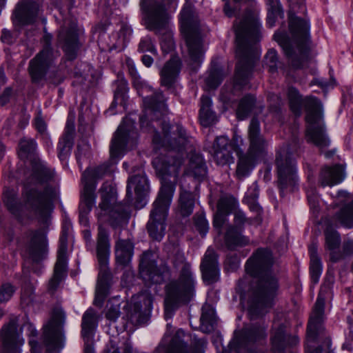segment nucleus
Segmentation results:
<instances>
[{
	"label": "nucleus",
	"mask_w": 353,
	"mask_h": 353,
	"mask_svg": "<svg viewBox=\"0 0 353 353\" xmlns=\"http://www.w3.org/2000/svg\"><path fill=\"white\" fill-rule=\"evenodd\" d=\"M144 113L140 117L141 127L154 133L152 141L158 146L176 151L173 155L169 152L159 155L152 161V165L157 176L161 179V187L159 195L150 211V220L147 224L148 232L151 238L161 241L165 230V220L176 188V183L183 157L181 152L185 150L190 142V137L180 123L170 124L165 121H161L162 136L151 123L159 120L167 112L165 98L159 91L153 92L151 95L143 97Z\"/></svg>",
	"instance_id": "nucleus-1"
},
{
	"label": "nucleus",
	"mask_w": 353,
	"mask_h": 353,
	"mask_svg": "<svg viewBox=\"0 0 353 353\" xmlns=\"http://www.w3.org/2000/svg\"><path fill=\"white\" fill-rule=\"evenodd\" d=\"M37 144L34 139L22 138L19 143V157L25 160L30 159L31 171L26 174L21 193L23 202L18 200L17 192L6 188L3 192V203L10 213L20 223H25L37 217L43 225H48L53 201L57 197L55 187L46 186L43 192L36 185L53 181L54 171L35 154Z\"/></svg>",
	"instance_id": "nucleus-2"
},
{
	"label": "nucleus",
	"mask_w": 353,
	"mask_h": 353,
	"mask_svg": "<svg viewBox=\"0 0 353 353\" xmlns=\"http://www.w3.org/2000/svg\"><path fill=\"white\" fill-rule=\"evenodd\" d=\"M274 264L272 252L265 248L256 249L245 263V272L252 281L241 299L246 303L251 320L263 316L274 305L280 286Z\"/></svg>",
	"instance_id": "nucleus-3"
},
{
	"label": "nucleus",
	"mask_w": 353,
	"mask_h": 353,
	"mask_svg": "<svg viewBox=\"0 0 353 353\" xmlns=\"http://www.w3.org/2000/svg\"><path fill=\"white\" fill-rule=\"evenodd\" d=\"M288 30H278L273 39L282 48L290 65L294 69L305 67L313 58L310 26L307 21L296 16L305 13L303 0H288Z\"/></svg>",
	"instance_id": "nucleus-4"
},
{
	"label": "nucleus",
	"mask_w": 353,
	"mask_h": 353,
	"mask_svg": "<svg viewBox=\"0 0 353 353\" xmlns=\"http://www.w3.org/2000/svg\"><path fill=\"white\" fill-rule=\"evenodd\" d=\"M236 34V65L234 84L244 86L252 77L253 68L259 55L256 46L260 38L261 23L250 10L234 23Z\"/></svg>",
	"instance_id": "nucleus-5"
},
{
	"label": "nucleus",
	"mask_w": 353,
	"mask_h": 353,
	"mask_svg": "<svg viewBox=\"0 0 353 353\" xmlns=\"http://www.w3.org/2000/svg\"><path fill=\"white\" fill-rule=\"evenodd\" d=\"M132 189H134L136 195V208H142L146 204V198L150 190L148 179L143 171L128 179L126 190L127 201L124 204L117 203L115 188L112 182L105 181L99 190L101 201L99 205V211L97 213L99 219L109 221L114 227L123 221L127 212V205L132 201Z\"/></svg>",
	"instance_id": "nucleus-6"
},
{
	"label": "nucleus",
	"mask_w": 353,
	"mask_h": 353,
	"mask_svg": "<svg viewBox=\"0 0 353 353\" xmlns=\"http://www.w3.org/2000/svg\"><path fill=\"white\" fill-rule=\"evenodd\" d=\"M176 268L179 269L177 279L170 281L165 285V318H171L174 307L179 303H186L194 295L195 281L191 265L183 256H179L174 262Z\"/></svg>",
	"instance_id": "nucleus-7"
},
{
	"label": "nucleus",
	"mask_w": 353,
	"mask_h": 353,
	"mask_svg": "<svg viewBox=\"0 0 353 353\" xmlns=\"http://www.w3.org/2000/svg\"><path fill=\"white\" fill-rule=\"evenodd\" d=\"M139 6L145 28L160 37L163 52L169 53L174 48L175 45L165 5L156 0H141Z\"/></svg>",
	"instance_id": "nucleus-8"
},
{
	"label": "nucleus",
	"mask_w": 353,
	"mask_h": 353,
	"mask_svg": "<svg viewBox=\"0 0 353 353\" xmlns=\"http://www.w3.org/2000/svg\"><path fill=\"white\" fill-rule=\"evenodd\" d=\"M181 32L185 41L190 65L195 70L201 65L204 57L203 39L200 23L194 6L188 2L180 14Z\"/></svg>",
	"instance_id": "nucleus-9"
},
{
	"label": "nucleus",
	"mask_w": 353,
	"mask_h": 353,
	"mask_svg": "<svg viewBox=\"0 0 353 353\" xmlns=\"http://www.w3.org/2000/svg\"><path fill=\"white\" fill-rule=\"evenodd\" d=\"M250 142L247 152L236 148L238 161L236 175L239 179H243L250 175L259 159L266 152L267 142L261 134L260 123L258 119L253 117L248 128Z\"/></svg>",
	"instance_id": "nucleus-10"
},
{
	"label": "nucleus",
	"mask_w": 353,
	"mask_h": 353,
	"mask_svg": "<svg viewBox=\"0 0 353 353\" xmlns=\"http://www.w3.org/2000/svg\"><path fill=\"white\" fill-rule=\"evenodd\" d=\"M99 264V275L95 291L94 304L101 307L110 293L112 274L108 267L110 254V241L108 231L99 225L96 248Z\"/></svg>",
	"instance_id": "nucleus-11"
},
{
	"label": "nucleus",
	"mask_w": 353,
	"mask_h": 353,
	"mask_svg": "<svg viewBox=\"0 0 353 353\" xmlns=\"http://www.w3.org/2000/svg\"><path fill=\"white\" fill-rule=\"evenodd\" d=\"M303 107L307 112L305 119L309 123L306 130L307 141L321 148L327 147L330 140L325 133L324 124L321 123L323 114L320 101L316 97H305Z\"/></svg>",
	"instance_id": "nucleus-12"
},
{
	"label": "nucleus",
	"mask_w": 353,
	"mask_h": 353,
	"mask_svg": "<svg viewBox=\"0 0 353 353\" xmlns=\"http://www.w3.org/2000/svg\"><path fill=\"white\" fill-rule=\"evenodd\" d=\"M48 230L44 228L28 230L22 237L21 254L34 263L43 260L48 254Z\"/></svg>",
	"instance_id": "nucleus-13"
},
{
	"label": "nucleus",
	"mask_w": 353,
	"mask_h": 353,
	"mask_svg": "<svg viewBox=\"0 0 353 353\" xmlns=\"http://www.w3.org/2000/svg\"><path fill=\"white\" fill-rule=\"evenodd\" d=\"M51 39L50 34L43 37V49L29 61L28 70L34 84L43 85L46 80L47 72L54 59Z\"/></svg>",
	"instance_id": "nucleus-14"
},
{
	"label": "nucleus",
	"mask_w": 353,
	"mask_h": 353,
	"mask_svg": "<svg viewBox=\"0 0 353 353\" xmlns=\"http://www.w3.org/2000/svg\"><path fill=\"white\" fill-rule=\"evenodd\" d=\"M275 163L278 177V186L281 192L294 186L296 180V162L288 145L281 147L276 154Z\"/></svg>",
	"instance_id": "nucleus-15"
},
{
	"label": "nucleus",
	"mask_w": 353,
	"mask_h": 353,
	"mask_svg": "<svg viewBox=\"0 0 353 353\" xmlns=\"http://www.w3.org/2000/svg\"><path fill=\"white\" fill-rule=\"evenodd\" d=\"M324 307L325 299L319 294L314 306L307 327V343L305 345L306 353H322L321 344L316 348H312L310 343L321 342L320 336H323L324 331Z\"/></svg>",
	"instance_id": "nucleus-16"
},
{
	"label": "nucleus",
	"mask_w": 353,
	"mask_h": 353,
	"mask_svg": "<svg viewBox=\"0 0 353 353\" xmlns=\"http://www.w3.org/2000/svg\"><path fill=\"white\" fill-rule=\"evenodd\" d=\"M140 275L145 285L161 284L170 276V269L166 265L157 266L151 251L144 252L140 259Z\"/></svg>",
	"instance_id": "nucleus-17"
},
{
	"label": "nucleus",
	"mask_w": 353,
	"mask_h": 353,
	"mask_svg": "<svg viewBox=\"0 0 353 353\" xmlns=\"http://www.w3.org/2000/svg\"><path fill=\"white\" fill-rule=\"evenodd\" d=\"M184 336L181 330H178L170 340L168 335H165L158 347L159 350L164 353H204L207 344L204 339L194 336L192 341L193 348L190 352L187 343L183 340Z\"/></svg>",
	"instance_id": "nucleus-18"
},
{
	"label": "nucleus",
	"mask_w": 353,
	"mask_h": 353,
	"mask_svg": "<svg viewBox=\"0 0 353 353\" xmlns=\"http://www.w3.org/2000/svg\"><path fill=\"white\" fill-rule=\"evenodd\" d=\"M23 343L18 331V319L12 318L0 330V347L4 353H21Z\"/></svg>",
	"instance_id": "nucleus-19"
},
{
	"label": "nucleus",
	"mask_w": 353,
	"mask_h": 353,
	"mask_svg": "<svg viewBox=\"0 0 353 353\" xmlns=\"http://www.w3.org/2000/svg\"><path fill=\"white\" fill-rule=\"evenodd\" d=\"M325 248L330 252V261L336 263L353 253V241H345L340 249L341 243L340 234L332 229L325 231Z\"/></svg>",
	"instance_id": "nucleus-20"
},
{
	"label": "nucleus",
	"mask_w": 353,
	"mask_h": 353,
	"mask_svg": "<svg viewBox=\"0 0 353 353\" xmlns=\"http://www.w3.org/2000/svg\"><path fill=\"white\" fill-rule=\"evenodd\" d=\"M65 319V314L61 308L53 310L50 321L43 327V338L46 345L56 346L61 342Z\"/></svg>",
	"instance_id": "nucleus-21"
},
{
	"label": "nucleus",
	"mask_w": 353,
	"mask_h": 353,
	"mask_svg": "<svg viewBox=\"0 0 353 353\" xmlns=\"http://www.w3.org/2000/svg\"><path fill=\"white\" fill-rule=\"evenodd\" d=\"M67 247L68 238L63 232L59 239V247L57 253V260L54 268V274L49 281L48 290L54 293L60 283L65 279L67 274Z\"/></svg>",
	"instance_id": "nucleus-22"
},
{
	"label": "nucleus",
	"mask_w": 353,
	"mask_h": 353,
	"mask_svg": "<svg viewBox=\"0 0 353 353\" xmlns=\"http://www.w3.org/2000/svg\"><path fill=\"white\" fill-rule=\"evenodd\" d=\"M58 41L65 52L66 59H75L80 47L77 25L72 23L68 28L62 27L58 35Z\"/></svg>",
	"instance_id": "nucleus-23"
},
{
	"label": "nucleus",
	"mask_w": 353,
	"mask_h": 353,
	"mask_svg": "<svg viewBox=\"0 0 353 353\" xmlns=\"http://www.w3.org/2000/svg\"><path fill=\"white\" fill-rule=\"evenodd\" d=\"M131 134H134V123L130 119L125 118L112 140L110 149L111 157L116 158L122 154Z\"/></svg>",
	"instance_id": "nucleus-24"
},
{
	"label": "nucleus",
	"mask_w": 353,
	"mask_h": 353,
	"mask_svg": "<svg viewBox=\"0 0 353 353\" xmlns=\"http://www.w3.org/2000/svg\"><path fill=\"white\" fill-rule=\"evenodd\" d=\"M40 11V5L37 2L22 0L14 9V22L21 26L33 24L39 16Z\"/></svg>",
	"instance_id": "nucleus-25"
},
{
	"label": "nucleus",
	"mask_w": 353,
	"mask_h": 353,
	"mask_svg": "<svg viewBox=\"0 0 353 353\" xmlns=\"http://www.w3.org/2000/svg\"><path fill=\"white\" fill-rule=\"evenodd\" d=\"M202 279L203 281L211 285L220 279V269L219 267L218 256L213 249L208 248L202 259L201 265Z\"/></svg>",
	"instance_id": "nucleus-26"
},
{
	"label": "nucleus",
	"mask_w": 353,
	"mask_h": 353,
	"mask_svg": "<svg viewBox=\"0 0 353 353\" xmlns=\"http://www.w3.org/2000/svg\"><path fill=\"white\" fill-rule=\"evenodd\" d=\"M270 341L271 353H285V349L288 345H294L299 343L298 337L286 334L285 326L283 323L276 322L273 324Z\"/></svg>",
	"instance_id": "nucleus-27"
},
{
	"label": "nucleus",
	"mask_w": 353,
	"mask_h": 353,
	"mask_svg": "<svg viewBox=\"0 0 353 353\" xmlns=\"http://www.w3.org/2000/svg\"><path fill=\"white\" fill-rule=\"evenodd\" d=\"M236 150L227 137H216L213 144L214 161L221 165L233 163L232 152Z\"/></svg>",
	"instance_id": "nucleus-28"
},
{
	"label": "nucleus",
	"mask_w": 353,
	"mask_h": 353,
	"mask_svg": "<svg viewBox=\"0 0 353 353\" xmlns=\"http://www.w3.org/2000/svg\"><path fill=\"white\" fill-rule=\"evenodd\" d=\"M75 136L74 121L68 119L62 137L57 144L58 157L61 161L67 159L71 153Z\"/></svg>",
	"instance_id": "nucleus-29"
},
{
	"label": "nucleus",
	"mask_w": 353,
	"mask_h": 353,
	"mask_svg": "<svg viewBox=\"0 0 353 353\" xmlns=\"http://www.w3.org/2000/svg\"><path fill=\"white\" fill-rule=\"evenodd\" d=\"M96 185L93 182L86 183L81 192V202L79 205V221L84 225L88 223L87 214L92 210L97 198Z\"/></svg>",
	"instance_id": "nucleus-30"
},
{
	"label": "nucleus",
	"mask_w": 353,
	"mask_h": 353,
	"mask_svg": "<svg viewBox=\"0 0 353 353\" xmlns=\"http://www.w3.org/2000/svg\"><path fill=\"white\" fill-rule=\"evenodd\" d=\"M345 178L344 169L341 165L322 168L319 175V183L321 186H334L343 181Z\"/></svg>",
	"instance_id": "nucleus-31"
},
{
	"label": "nucleus",
	"mask_w": 353,
	"mask_h": 353,
	"mask_svg": "<svg viewBox=\"0 0 353 353\" xmlns=\"http://www.w3.org/2000/svg\"><path fill=\"white\" fill-rule=\"evenodd\" d=\"M181 67V61L179 57L174 56L167 61L161 70V84L171 87L179 75Z\"/></svg>",
	"instance_id": "nucleus-32"
},
{
	"label": "nucleus",
	"mask_w": 353,
	"mask_h": 353,
	"mask_svg": "<svg viewBox=\"0 0 353 353\" xmlns=\"http://www.w3.org/2000/svg\"><path fill=\"white\" fill-rule=\"evenodd\" d=\"M242 232L232 225L227 226L224 234V243L228 250L233 251L249 244L250 239L243 235Z\"/></svg>",
	"instance_id": "nucleus-33"
},
{
	"label": "nucleus",
	"mask_w": 353,
	"mask_h": 353,
	"mask_svg": "<svg viewBox=\"0 0 353 353\" xmlns=\"http://www.w3.org/2000/svg\"><path fill=\"white\" fill-rule=\"evenodd\" d=\"M134 254V244L128 239H119L115 243V257L117 263L127 266Z\"/></svg>",
	"instance_id": "nucleus-34"
},
{
	"label": "nucleus",
	"mask_w": 353,
	"mask_h": 353,
	"mask_svg": "<svg viewBox=\"0 0 353 353\" xmlns=\"http://www.w3.org/2000/svg\"><path fill=\"white\" fill-rule=\"evenodd\" d=\"M185 173L199 181L203 180L207 174V167L202 156L192 155Z\"/></svg>",
	"instance_id": "nucleus-35"
},
{
	"label": "nucleus",
	"mask_w": 353,
	"mask_h": 353,
	"mask_svg": "<svg viewBox=\"0 0 353 353\" xmlns=\"http://www.w3.org/2000/svg\"><path fill=\"white\" fill-rule=\"evenodd\" d=\"M212 100L209 96L203 95L201 98L199 119L201 125L209 127L218 121L216 113L212 110Z\"/></svg>",
	"instance_id": "nucleus-36"
},
{
	"label": "nucleus",
	"mask_w": 353,
	"mask_h": 353,
	"mask_svg": "<svg viewBox=\"0 0 353 353\" xmlns=\"http://www.w3.org/2000/svg\"><path fill=\"white\" fill-rule=\"evenodd\" d=\"M97 326V318L95 311L90 308L83 314L81 322V335L84 340L90 339Z\"/></svg>",
	"instance_id": "nucleus-37"
},
{
	"label": "nucleus",
	"mask_w": 353,
	"mask_h": 353,
	"mask_svg": "<svg viewBox=\"0 0 353 353\" xmlns=\"http://www.w3.org/2000/svg\"><path fill=\"white\" fill-rule=\"evenodd\" d=\"M334 221L339 223L341 225L347 228H353V200L344 205L334 215Z\"/></svg>",
	"instance_id": "nucleus-38"
},
{
	"label": "nucleus",
	"mask_w": 353,
	"mask_h": 353,
	"mask_svg": "<svg viewBox=\"0 0 353 353\" xmlns=\"http://www.w3.org/2000/svg\"><path fill=\"white\" fill-rule=\"evenodd\" d=\"M112 172V168L110 163H103L90 171L85 172L83 176L84 185L88 182H93L97 185V180L101 179L106 175H110Z\"/></svg>",
	"instance_id": "nucleus-39"
},
{
	"label": "nucleus",
	"mask_w": 353,
	"mask_h": 353,
	"mask_svg": "<svg viewBox=\"0 0 353 353\" xmlns=\"http://www.w3.org/2000/svg\"><path fill=\"white\" fill-rule=\"evenodd\" d=\"M195 199L190 191H182L179 199V212L183 216H189L193 212Z\"/></svg>",
	"instance_id": "nucleus-40"
},
{
	"label": "nucleus",
	"mask_w": 353,
	"mask_h": 353,
	"mask_svg": "<svg viewBox=\"0 0 353 353\" xmlns=\"http://www.w3.org/2000/svg\"><path fill=\"white\" fill-rule=\"evenodd\" d=\"M256 105V98L252 94H247L243 97L239 101L236 116L240 120H243L252 111Z\"/></svg>",
	"instance_id": "nucleus-41"
},
{
	"label": "nucleus",
	"mask_w": 353,
	"mask_h": 353,
	"mask_svg": "<svg viewBox=\"0 0 353 353\" xmlns=\"http://www.w3.org/2000/svg\"><path fill=\"white\" fill-rule=\"evenodd\" d=\"M288 99L291 111L299 117L302 112L304 99L302 98L297 89L294 87H290L288 90Z\"/></svg>",
	"instance_id": "nucleus-42"
},
{
	"label": "nucleus",
	"mask_w": 353,
	"mask_h": 353,
	"mask_svg": "<svg viewBox=\"0 0 353 353\" xmlns=\"http://www.w3.org/2000/svg\"><path fill=\"white\" fill-rule=\"evenodd\" d=\"M140 305H135V312L131 315L132 319H143L144 315L142 314L141 309L143 307L145 312H150L152 309L153 298L149 293H144L139 296Z\"/></svg>",
	"instance_id": "nucleus-43"
},
{
	"label": "nucleus",
	"mask_w": 353,
	"mask_h": 353,
	"mask_svg": "<svg viewBox=\"0 0 353 353\" xmlns=\"http://www.w3.org/2000/svg\"><path fill=\"white\" fill-rule=\"evenodd\" d=\"M200 321L201 326L205 331L210 332L213 329L216 321L215 311L210 305H206L202 307Z\"/></svg>",
	"instance_id": "nucleus-44"
},
{
	"label": "nucleus",
	"mask_w": 353,
	"mask_h": 353,
	"mask_svg": "<svg viewBox=\"0 0 353 353\" xmlns=\"http://www.w3.org/2000/svg\"><path fill=\"white\" fill-rule=\"evenodd\" d=\"M223 78V75L221 68L212 65L209 74L205 79L206 85L210 90L216 89L221 84Z\"/></svg>",
	"instance_id": "nucleus-45"
},
{
	"label": "nucleus",
	"mask_w": 353,
	"mask_h": 353,
	"mask_svg": "<svg viewBox=\"0 0 353 353\" xmlns=\"http://www.w3.org/2000/svg\"><path fill=\"white\" fill-rule=\"evenodd\" d=\"M34 125L38 132V134L43 141L46 147H51L52 143L47 130V124L41 115H38L34 118Z\"/></svg>",
	"instance_id": "nucleus-46"
},
{
	"label": "nucleus",
	"mask_w": 353,
	"mask_h": 353,
	"mask_svg": "<svg viewBox=\"0 0 353 353\" xmlns=\"http://www.w3.org/2000/svg\"><path fill=\"white\" fill-rule=\"evenodd\" d=\"M234 225L233 226L239 230L243 231L245 225H252L256 223L252 218L246 216L244 212L241 210H236L234 212Z\"/></svg>",
	"instance_id": "nucleus-47"
},
{
	"label": "nucleus",
	"mask_w": 353,
	"mask_h": 353,
	"mask_svg": "<svg viewBox=\"0 0 353 353\" xmlns=\"http://www.w3.org/2000/svg\"><path fill=\"white\" fill-rule=\"evenodd\" d=\"M237 205V201L234 197H221L218 201L217 210L230 214Z\"/></svg>",
	"instance_id": "nucleus-48"
},
{
	"label": "nucleus",
	"mask_w": 353,
	"mask_h": 353,
	"mask_svg": "<svg viewBox=\"0 0 353 353\" xmlns=\"http://www.w3.org/2000/svg\"><path fill=\"white\" fill-rule=\"evenodd\" d=\"M278 63L276 51L274 49H270L264 58V66L268 68L269 72L274 73L277 70Z\"/></svg>",
	"instance_id": "nucleus-49"
},
{
	"label": "nucleus",
	"mask_w": 353,
	"mask_h": 353,
	"mask_svg": "<svg viewBox=\"0 0 353 353\" xmlns=\"http://www.w3.org/2000/svg\"><path fill=\"white\" fill-rule=\"evenodd\" d=\"M138 52L140 53L148 52L154 56L158 54L156 46L152 38L149 36H145L141 39L138 45Z\"/></svg>",
	"instance_id": "nucleus-50"
},
{
	"label": "nucleus",
	"mask_w": 353,
	"mask_h": 353,
	"mask_svg": "<svg viewBox=\"0 0 353 353\" xmlns=\"http://www.w3.org/2000/svg\"><path fill=\"white\" fill-rule=\"evenodd\" d=\"M127 66L128 72L132 79L133 85L137 90L143 89L145 86V83L141 80L134 63L132 61H127Z\"/></svg>",
	"instance_id": "nucleus-51"
},
{
	"label": "nucleus",
	"mask_w": 353,
	"mask_h": 353,
	"mask_svg": "<svg viewBox=\"0 0 353 353\" xmlns=\"http://www.w3.org/2000/svg\"><path fill=\"white\" fill-rule=\"evenodd\" d=\"M194 225L202 236H205L209 230L208 222L204 214H196L194 216Z\"/></svg>",
	"instance_id": "nucleus-52"
},
{
	"label": "nucleus",
	"mask_w": 353,
	"mask_h": 353,
	"mask_svg": "<svg viewBox=\"0 0 353 353\" xmlns=\"http://www.w3.org/2000/svg\"><path fill=\"white\" fill-rule=\"evenodd\" d=\"M17 288L10 283H4L0 287V302L6 303L13 296Z\"/></svg>",
	"instance_id": "nucleus-53"
},
{
	"label": "nucleus",
	"mask_w": 353,
	"mask_h": 353,
	"mask_svg": "<svg viewBox=\"0 0 353 353\" xmlns=\"http://www.w3.org/2000/svg\"><path fill=\"white\" fill-rule=\"evenodd\" d=\"M278 17H284V11L282 8H269L267 16V26L272 28L275 26Z\"/></svg>",
	"instance_id": "nucleus-54"
},
{
	"label": "nucleus",
	"mask_w": 353,
	"mask_h": 353,
	"mask_svg": "<svg viewBox=\"0 0 353 353\" xmlns=\"http://www.w3.org/2000/svg\"><path fill=\"white\" fill-rule=\"evenodd\" d=\"M310 270L312 281L316 283L322 272L321 259H316L314 258L313 260H310Z\"/></svg>",
	"instance_id": "nucleus-55"
},
{
	"label": "nucleus",
	"mask_w": 353,
	"mask_h": 353,
	"mask_svg": "<svg viewBox=\"0 0 353 353\" xmlns=\"http://www.w3.org/2000/svg\"><path fill=\"white\" fill-rule=\"evenodd\" d=\"M228 214L219 210L214 215L213 226L217 230L219 234L221 232L223 225L228 221Z\"/></svg>",
	"instance_id": "nucleus-56"
},
{
	"label": "nucleus",
	"mask_w": 353,
	"mask_h": 353,
	"mask_svg": "<svg viewBox=\"0 0 353 353\" xmlns=\"http://www.w3.org/2000/svg\"><path fill=\"white\" fill-rule=\"evenodd\" d=\"M120 305L108 303L107 305V312L105 317L111 321H115L120 316Z\"/></svg>",
	"instance_id": "nucleus-57"
},
{
	"label": "nucleus",
	"mask_w": 353,
	"mask_h": 353,
	"mask_svg": "<svg viewBox=\"0 0 353 353\" xmlns=\"http://www.w3.org/2000/svg\"><path fill=\"white\" fill-rule=\"evenodd\" d=\"M90 150V146L86 141H82L81 143H78L75 155L79 163L83 157L89 154Z\"/></svg>",
	"instance_id": "nucleus-58"
},
{
	"label": "nucleus",
	"mask_w": 353,
	"mask_h": 353,
	"mask_svg": "<svg viewBox=\"0 0 353 353\" xmlns=\"http://www.w3.org/2000/svg\"><path fill=\"white\" fill-rule=\"evenodd\" d=\"M24 327L26 328L28 334L30 336L29 344L31 346V349L34 350L38 345L37 341L36 339L38 332L34 327V325L30 323H27L24 325Z\"/></svg>",
	"instance_id": "nucleus-59"
},
{
	"label": "nucleus",
	"mask_w": 353,
	"mask_h": 353,
	"mask_svg": "<svg viewBox=\"0 0 353 353\" xmlns=\"http://www.w3.org/2000/svg\"><path fill=\"white\" fill-rule=\"evenodd\" d=\"M225 268L230 271H235L240 266V258L238 254H232L228 255L225 262Z\"/></svg>",
	"instance_id": "nucleus-60"
},
{
	"label": "nucleus",
	"mask_w": 353,
	"mask_h": 353,
	"mask_svg": "<svg viewBox=\"0 0 353 353\" xmlns=\"http://www.w3.org/2000/svg\"><path fill=\"white\" fill-rule=\"evenodd\" d=\"M21 299L22 302L26 305L32 303L34 294V290L31 285H28L23 288Z\"/></svg>",
	"instance_id": "nucleus-61"
},
{
	"label": "nucleus",
	"mask_w": 353,
	"mask_h": 353,
	"mask_svg": "<svg viewBox=\"0 0 353 353\" xmlns=\"http://www.w3.org/2000/svg\"><path fill=\"white\" fill-rule=\"evenodd\" d=\"M246 203L249 205L250 210L252 212L256 213L255 217L252 218V219L255 221L256 224H260L262 222V208L260 206L257 201Z\"/></svg>",
	"instance_id": "nucleus-62"
},
{
	"label": "nucleus",
	"mask_w": 353,
	"mask_h": 353,
	"mask_svg": "<svg viewBox=\"0 0 353 353\" xmlns=\"http://www.w3.org/2000/svg\"><path fill=\"white\" fill-rule=\"evenodd\" d=\"M64 79L65 76L60 70L52 72L48 79L50 83L55 85H58L59 84L61 83Z\"/></svg>",
	"instance_id": "nucleus-63"
},
{
	"label": "nucleus",
	"mask_w": 353,
	"mask_h": 353,
	"mask_svg": "<svg viewBox=\"0 0 353 353\" xmlns=\"http://www.w3.org/2000/svg\"><path fill=\"white\" fill-rule=\"evenodd\" d=\"M321 345H323V352L325 353H334L333 350L331 349L332 342L330 336L327 335L325 332V330L323 332V336H320Z\"/></svg>",
	"instance_id": "nucleus-64"
}]
</instances>
